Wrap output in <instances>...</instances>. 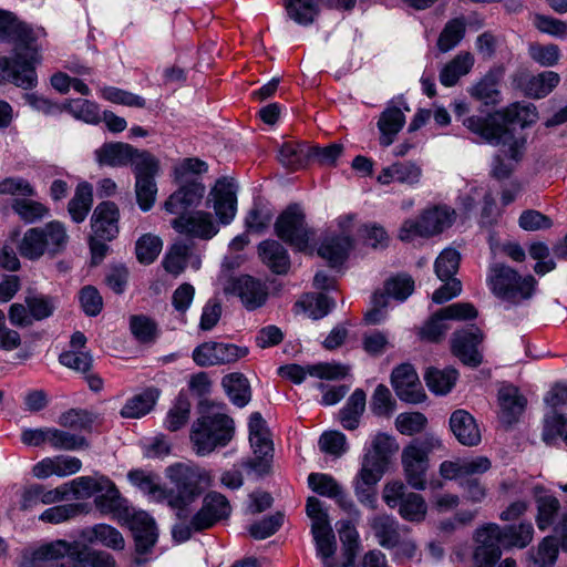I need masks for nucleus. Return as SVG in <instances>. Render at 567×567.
Here are the masks:
<instances>
[{
	"label": "nucleus",
	"instance_id": "9b49d317",
	"mask_svg": "<svg viewBox=\"0 0 567 567\" xmlns=\"http://www.w3.org/2000/svg\"><path fill=\"white\" fill-rule=\"evenodd\" d=\"M337 225L340 234L328 236L318 249V255L331 266L342 264L352 248L351 231L354 225V215L340 216L337 219Z\"/></svg>",
	"mask_w": 567,
	"mask_h": 567
},
{
	"label": "nucleus",
	"instance_id": "b1692460",
	"mask_svg": "<svg viewBox=\"0 0 567 567\" xmlns=\"http://www.w3.org/2000/svg\"><path fill=\"white\" fill-rule=\"evenodd\" d=\"M124 524H127L133 532L138 553H146L156 543L157 532L155 522L147 513L133 511Z\"/></svg>",
	"mask_w": 567,
	"mask_h": 567
},
{
	"label": "nucleus",
	"instance_id": "2eb2a0df",
	"mask_svg": "<svg viewBox=\"0 0 567 567\" xmlns=\"http://www.w3.org/2000/svg\"><path fill=\"white\" fill-rule=\"evenodd\" d=\"M178 215L171 225L181 235L208 240L218 233V225L214 221L210 213L195 210Z\"/></svg>",
	"mask_w": 567,
	"mask_h": 567
},
{
	"label": "nucleus",
	"instance_id": "69168bd1",
	"mask_svg": "<svg viewBox=\"0 0 567 567\" xmlns=\"http://www.w3.org/2000/svg\"><path fill=\"white\" fill-rule=\"evenodd\" d=\"M49 444L56 450L74 451L85 447L86 441L83 436L49 427Z\"/></svg>",
	"mask_w": 567,
	"mask_h": 567
},
{
	"label": "nucleus",
	"instance_id": "f03ea898",
	"mask_svg": "<svg viewBox=\"0 0 567 567\" xmlns=\"http://www.w3.org/2000/svg\"><path fill=\"white\" fill-rule=\"evenodd\" d=\"M537 112L535 105L513 103L497 112L482 115H472L464 120L463 125L473 134L494 145H508L513 159L523 156L525 140L516 137L508 128L509 124H519L522 127L535 123Z\"/></svg>",
	"mask_w": 567,
	"mask_h": 567
},
{
	"label": "nucleus",
	"instance_id": "f704fd0d",
	"mask_svg": "<svg viewBox=\"0 0 567 567\" xmlns=\"http://www.w3.org/2000/svg\"><path fill=\"white\" fill-rule=\"evenodd\" d=\"M405 123V115L395 106L386 107L380 115L378 127L381 133L380 144L384 147L394 142V137L402 130Z\"/></svg>",
	"mask_w": 567,
	"mask_h": 567
},
{
	"label": "nucleus",
	"instance_id": "a18cd8bd",
	"mask_svg": "<svg viewBox=\"0 0 567 567\" xmlns=\"http://www.w3.org/2000/svg\"><path fill=\"white\" fill-rule=\"evenodd\" d=\"M38 228L43 235L42 240L49 255L54 256L65 248L69 236L62 223L53 220Z\"/></svg>",
	"mask_w": 567,
	"mask_h": 567
},
{
	"label": "nucleus",
	"instance_id": "0e129e2a",
	"mask_svg": "<svg viewBox=\"0 0 567 567\" xmlns=\"http://www.w3.org/2000/svg\"><path fill=\"white\" fill-rule=\"evenodd\" d=\"M461 256L458 251L452 248L444 249L435 260L436 276L442 280L454 279L460 266Z\"/></svg>",
	"mask_w": 567,
	"mask_h": 567
},
{
	"label": "nucleus",
	"instance_id": "c756f323",
	"mask_svg": "<svg viewBox=\"0 0 567 567\" xmlns=\"http://www.w3.org/2000/svg\"><path fill=\"white\" fill-rule=\"evenodd\" d=\"M526 399L513 385H505L498 391L499 420L507 425L515 423L526 406Z\"/></svg>",
	"mask_w": 567,
	"mask_h": 567
},
{
	"label": "nucleus",
	"instance_id": "0eeeda50",
	"mask_svg": "<svg viewBox=\"0 0 567 567\" xmlns=\"http://www.w3.org/2000/svg\"><path fill=\"white\" fill-rule=\"evenodd\" d=\"M487 280L493 293L512 305H518L532 298L537 284L533 276L523 277L503 264L491 267Z\"/></svg>",
	"mask_w": 567,
	"mask_h": 567
},
{
	"label": "nucleus",
	"instance_id": "8fccbe9b",
	"mask_svg": "<svg viewBox=\"0 0 567 567\" xmlns=\"http://www.w3.org/2000/svg\"><path fill=\"white\" fill-rule=\"evenodd\" d=\"M103 485L102 476L99 478H93L91 476H80L65 483L69 499L90 498L94 494L101 492Z\"/></svg>",
	"mask_w": 567,
	"mask_h": 567
},
{
	"label": "nucleus",
	"instance_id": "49530a36",
	"mask_svg": "<svg viewBox=\"0 0 567 567\" xmlns=\"http://www.w3.org/2000/svg\"><path fill=\"white\" fill-rule=\"evenodd\" d=\"M93 202L92 187L87 183L79 184L73 198L70 200L68 210L75 223L83 221L91 209Z\"/></svg>",
	"mask_w": 567,
	"mask_h": 567
},
{
	"label": "nucleus",
	"instance_id": "79ce46f5",
	"mask_svg": "<svg viewBox=\"0 0 567 567\" xmlns=\"http://www.w3.org/2000/svg\"><path fill=\"white\" fill-rule=\"evenodd\" d=\"M559 82L560 76L557 72L544 71L528 79L525 92L529 97L544 99L557 87Z\"/></svg>",
	"mask_w": 567,
	"mask_h": 567
},
{
	"label": "nucleus",
	"instance_id": "2f4dec72",
	"mask_svg": "<svg viewBox=\"0 0 567 567\" xmlns=\"http://www.w3.org/2000/svg\"><path fill=\"white\" fill-rule=\"evenodd\" d=\"M261 261L277 275H285L290 268V258L286 248L274 239L264 240L258 246Z\"/></svg>",
	"mask_w": 567,
	"mask_h": 567
},
{
	"label": "nucleus",
	"instance_id": "4be33fe9",
	"mask_svg": "<svg viewBox=\"0 0 567 567\" xmlns=\"http://www.w3.org/2000/svg\"><path fill=\"white\" fill-rule=\"evenodd\" d=\"M348 367L338 363H318L306 368L298 364H287L278 370L282 378L295 383H301L307 374L327 380L341 379L348 374Z\"/></svg>",
	"mask_w": 567,
	"mask_h": 567
},
{
	"label": "nucleus",
	"instance_id": "bb28decb",
	"mask_svg": "<svg viewBox=\"0 0 567 567\" xmlns=\"http://www.w3.org/2000/svg\"><path fill=\"white\" fill-rule=\"evenodd\" d=\"M422 168L414 162H395L390 166L382 168L377 181L382 185L391 183H401L414 186L420 183Z\"/></svg>",
	"mask_w": 567,
	"mask_h": 567
},
{
	"label": "nucleus",
	"instance_id": "e2e57ef3",
	"mask_svg": "<svg viewBox=\"0 0 567 567\" xmlns=\"http://www.w3.org/2000/svg\"><path fill=\"white\" fill-rule=\"evenodd\" d=\"M471 94L486 105L496 104L499 95L497 76L488 73L473 86Z\"/></svg>",
	"mask_w": 567,
	"mask_h": 567
},
{
	"label": "nucleus",
	"instance_id": "aec40b11",
	"mask_svg": "<svg viewBox=\"0 0 567 567\" xmlns=\"http://www.w3.org/2000/svg\"><path fill=\"white\" fill-rule=\"evenodd\" d=\"M391 384L402 401L420 403L425 398L417 373L409 363H403L392 371Z\"/></svg>",
	"mask_w": 567,
	"mask_h": 567
},
{
	"label": "nucleus",
	"instance_id": "20e7f679",
	"mask_svg": "<svg viewBox=\"0 0 567 567\" xmlns=\"http://www.w3.org/2000/svg\"><path fill=\"white\" fill-rule=\"evenodd\" d=\"M166 477L174 485L167 489V505L182 514L192 505L205 489L213 485L214 475L194 463H175L165 471Z\"/></svg>",
	"mask_w": 567,
	"mask_h": 567
},
{
	"label": "nucleus",
	"instance_id": "bf43d9fd",
	"mask_svg": "<svg viewBox=\"0 0 567 567\" xmlns=\"http://www.w3.org/2000/svg\"><path fill=\"white\" fill-rule=\"evenodd\" d=\"M189 415L190 402L185 396H178L168 410L164 425L171 432L178 431L188 422Z\"/></svg>",
	"mask_w": 567,
	"mask_h": 567
},
{
	"label": "nucleus",
	"instance_id": "412c9836",
	"mask_svg": "<svg viewBox=\"0 0 567 567\" xmlns=\"http://www.w3.org/2000/svg\"><path fill=\"white\" fill-rule=\"evenodd\" d=\"M101 494L94 499L96 508L104 515H112L118 522H125L133 513L127 501L121 496L115 484L107 477L102 476Z\"/></svg>",
	"mask_w": 567,
	"mask_h": 567
},
{
	"label": "nucleus",
	"instance_id": "cd10ccee",
	"mask_svg": "<svg viewBox=\"0 0 567 567\" xmlns=\"http://www.w3.org/2000/svg\"><path fill=\"white\" fill-rule=\"evenodd\" d=\"M118 209L114 203L99 204L92 216V230L102 239H113L118 233Z\"/></svg>",
	"mask_w": 567,
	"mask_h": 567
},
{
	"label": "nucleus",
	"instance_id": "39448f33",
	"mask_svg": "<svg viewBox=\"0 0 567 567\" xmlns=\"http://www.w3.org/2000/svg\"><path fill=\"white\" fill-rule=\"evenodd\" d=\"M234 421L225 413H207L198 417L190 429V443L195 453L206 456L217 447L226 446L234 436Z\"/></svg>",
	"mask_w": 567,
	"mask_h": 567
},
{
	"label": "nucleus",
	"instance_id": "c9c22d12",
	"mask_svg": "<svg viewBox=\"0 0 567 567\" xmlns=\"http://www.w3.org/2000/svg\"><path fill=\"white\" fill-rule=\"evenodd\" d=\"M221 385L233 404L238 408L247 405L251 399V389L248 379L239 372L225 375Z\"/></svg>",
	"mask_w": 567,
	"mask_h": 567
},
{
	"label": "nucleus",
	"instance_id": "58836bf2",
	"mask_svg": "<svg viewBox=\"0 0 567 567\" xmlns=\"http://www.w3.org/2000/svg\"><path fill=\"white\" fill-rule=\"evenodd\" d=\"M474 64V56L470 52H461L450 61L440 73V81L444 86H453L461 76L467 74Z\"/></svg>",
	"mask_w": 567,
	"mask_h": 567
},
{
	"label": "nucleus",
	"instance_id": "72a5a7b5",
	"mask_svg": "<svg viewBox=\"0 0 567 567\" xmlns=\"http://www.w3.org/2000/svg\"><path fill=\"white\" fill-rule=\"evenodd\" d=\"M134 150L126 143H105L95 151V157L101 166L121 167L130 164Z\"/></svg>",
	"mask_w": 567,
	"mask_h": 567
},
{
	"label": "nucleus",
	"instance_id": "ddd939ff",
	"mask_svg": "<svg viewBox=\"0 0 567 567\" xmlns=\"http://www.w3.org/2000/svg\"><path fill=\"white\" fill-rule=\"evenodd\" d=\"M247 354V348L233 343L208 341L196 347L192 357L199 367H213L234 363Z\"/></svg>",
	"mask_w": 567,
	"mask_h": 567
},
{
	"label": "nucleus",
	"instance_id": "603ef678",
	"mask_svg": "<svg viewBox=\"0 0 567 567\" xmlns=\"http://www.w3.org/2000/svg\"><path fill=\"white\" fill-rule=\"evenodd\" d=\"M42 236L37 227L28 229L19 245L21 256L30 260H37L48 254Z\"/></svg>",
	"mask_w": 567,
	"mask_h": 567
},
{
	"label": "nucleus",
	"instance_id": "de8ad7c7",
	"mask_svg": "<svg viewBox=\"0 0 567 567\" xmlns=\"http://www.w3.org/2000/svg\"><path fill=\"white\" fill-rule=\"evenodd\" d=\"M425 382L427 388L435 394H446L454 386L457 379V371L449 368L439 370L430 368L425 373Z\"/></svg>",
	"mask_w": 567,
	"mask_h": 567
},
{
	"label": "nucleus",
	"instance_id": "774afa93",
	"mask_svg": "<svg viewBox=\"0 0 567 567\" xmlns=\"http://www.w3.org/2000/svg\"><path fill=\"white\" fill-rule=\"evenodd\" d=\"M557 437L567 444V416L554 413L545 419L543 440L550 444Z\"/></svg>",
	"mask_w": 567,
	"mask_h": 567
},
{
	"label": "nucleus",
	"instance_id": "09e8293b",
	"mask_svg": "<svg viewBox=\"0 0 567 567\" xmlns=\"http://www.w3.org/2000/svg\"><path fill=\"white\" fill-rule=\"evenodd\" d=\"M193 245L184 241H177L171 246L162 264L164 269L178 276L186 268L187 258L192 250Z\"/></svg>",
	"mask_w": 567,
	"mask_h": 567
},
{
	"label": "nucleus",
	"instance_id": "f3484780",
	"mask_svg": "<svg viewBox=\"0 0 567 567\" xmlns=\"http://www.w3.org/2000/svg\"><path fill=\"white\" fill-rule=\"evenodd\" d=\"M224 291L237 296L247 310L264 306L268 297L267 286L247 275L228 280Z\"/></svg>",
	"mask_w": 567,
	"mask_h": 567
},
{
	"label": "nucleus",
	"instance_id": "423d86ee",
	"mask_svg": "<svg viewBox=\"0 0 567 567\" xmlns=\"http://www.w3.org/2000/svg\"><path fill=\"white\" fill-rule=\"evenodd\" d=\"M456 213L446 205L426 208L415 218L403 221L399 230V239L412 243L417 238H431L442 234L455 221Z\"/></svg>",
	"mask_w": 567,
	"mask_h": 567
},
{
	"label": "nucleus",
	"instance_id": "6e6d98bb",
	"mask_svg": "<svg viewBox=\"0 0 567 567\" xmlns=\"http://www.w3.org/2000/svg\"><path fill=\"white\" fill-rule=\"evenodd\" d=\"M81 509L82 505L76 503L51 506L40 514L39 520L52 525L66 523L80 515Z\"/></svg>",
	"mask_w": 567,
	"mask_h": 567
},
{
	"label": "nucleus",
	"instance_id": "473e14b6",
	"mask_svg": "<svg viewBox=\"0 0 567 567\" xmlns=\"http://www.w3.org/2000/svg\"><path fill=\"white\" fill-rule=\"evenodd\" d=\"M379 544L385 548H394L400 543V536L409 532L389 515H378L370 522Z\"/></svg>",
	"mask_w": 567,
	"mask_h": 567
},
{
	"label": "nucleus",
	"instance_id": "c85d7f7f",
	"mask_svg": "<svg viewBox=\"0 0 567 567\" xmlns=\"http://www.w3.org/2000/svg\"><path fill=\"white\" fill-rule=\"evenodd\" d=\"M205 186L199 182H190L174 192L164 203L169 214H182L184 210L200 203Z\"/></svg>",
	"mask_w": 567,
	"mask_h": 567
},
{
	"label": "nucleus",
	"instance_id": "9d476101",
	"mask_svg": "<svg viewBox=\"0 0 567 567\" xmlns=\"http://www.w3.org/2000/svg\"><path fill=\"white\" fill-rule=\"evenodd\" d=\"M414 290V281L409 276H398L385 281L382 291H375L372 297V309L365 313V321L371 324L380 323L384 319L383 309L389 298L405 300Z\"/></svg>",
	"mask_w": 567,
	"mask_h": 567
},
{
	"label": "nucleus",
	"instance_id": "5fc2aeb1",
	"mask_svg": "<svg viewBox=\"0 0 567 567\" xmlns=\"http://www.w3.org/2000/svg\"><path fill=\"white\" fill-rule=\"evenodd\" d=\"M465 34V21L462 18L450 20L437 40V48L441 52H447L455 48Z\"/></svg>",
	"mask_w": 567,
	"mask_h": 567
},
{
	"label": "nucleus",
	"instance_id": "f257e3e1",
	"mask_svg": "<svg viewBox=\"0 0 567 567\" xmlns=\"http://www.w3.org/2000/svg\"><path fill=\"white\" fill-rule=\"evenodd\" d=\"M45 35L43 29H34L10 13L2 25L0 42L11 45L12 55H0V80L25 90L35 86V66L42 61Z\"/></svg>",
	"mask_w": 567,
	"mask_h": 567
},
{
	"label": "nucleus",
	"instance_id": "f8f14e48",
	"mask_svg": "<svg viewBox=\"0 0 567 567\" xmlns=\"http://www.w3.org/2000/svg\"><path fill=\"white\" fill-rule=\"evenodd\" d=\"M475 565L477 567H493L502 555L501 547H504L502 527L495 523L482 526L475 533Z\"/></svg>",
	"mask_w": 567,
	"mask_h": 567
},
{
	"label": "nucleus",
	"instance_id": "4468645a",
	"mask_svg": "<svg viewBox=\"0 0 567 567\" xmlns=\"http://www.w3.org/2000/svg\"><path fill=\"white\" fill-rule=\"evenodd\" d=\"M231 506L225 495L212 491L207 493L198 512L192 516V526L195 532H203L214 527L230 516Z\"/></svg>",
	"mask_w": 567,
	"mask_h": 567
},
{
	"label": "nucleus",
	"instance_id": "e433bc0d",
	"mask_svg": "<svg viewBox=\"0 0 567 567\" xmlns=\"http://www.w3.org/2000/svg\"><path fill=\"white\" fill-rule=\"evenodd\" d=\"M158 396V390L148 388L128 399L121 409L120 414L126 419H140L151 412Z\"/></svg>",
	"mask_w": 567,
	"mask_h": 567
},
{
	"label": "nucleus",
	"instance_id": "6e6552de",
	"mask_svg": "<svg viewBox=\"0 0 567 567\" xmlns=\"http://www.w3.org/2000/svg\"><path fill=\"white\" fill-rule=\"evenodd\" d=\"M442 447V441L434 434L413 440L402 451V465L408 484L415 489L426 486L429 455Z\"/></svg>",
	"mask_w": 567,
	"mask_h": 567
},
{
	"label": "nucleus",
	"instance_id": "393cba45",
	"mask_svg": "<svg viewBox=\"0 0 567 567\" xmlns=\"http://www.w3.org/2000/svg\"><path fill=\"white\" fill-rule=\"evenodd\" d=\"M450 429L455 439L464 446H476L482 441L476 420L465 410H456L451 414Z\"/></svg>",
	"mask_w": 567,
	"mask_h": 567
},
{
	"label": "nucleus",
	"instance_id": "4c0bfd02",
	"mask_svg": "<svg viewBox=\"0 0 567 567\" xmlns=\"http://www.w3.org/2000/svg\"><path fill=\"white\" fill-rule=\"evenodd\" d=\"M83 537L90 543H99L113 550H122L125 540L122 534L107 524H96L83 532Z\"/></svg>",
	"mask_w": 567,
	"mask_h": 567
},
{
	"label": "nucleus",
	"instance_id": "a19ab883",
	"mask_svg": "<svg viewBox=\"0 0 567 567\" xmlns=\"http://www.w3.org/2000/svg\"><path fill=\"white\" fill-rule=\"evenodd\" d=\"M128 478L132 484L146 494L151 501L167 504V488L158 484L153 475L136 470L128 473Z\"/></svg>",
	"mask_w": 567,
	"mask_h": 567
},
{
	"label": "nucleus",
	"instance_id": "5701e85b",
	"mask_svg": "<svg viewBox=\"0 0 567 567\" xmlns=\"http://www.w3.org/2000/svg\"><path fill=\"white\" fill-rule=\"evenodd\" d=\"M82 467V462L75 456L58 455L45 457L33 465L32 474L34 477L44 480L50 476L64 477L78 473Z\"/></svg>",
	"mask_w": 567,
	"mask_h": 567
},
{
	"label": "nucleus",
	"instance_id": "37998d69",
	"mask_svg": "<svg viewBox=\"0 0 567 567\" xmlns=\"http://www.w3.org/2000/svg\"><path fill=\"white\" fill-rule=\"evenodd\" d=\"M316 542L317 554L321 558L323 567H336L333 556L337 545L331 526L311 529Z\"/></svg>",
	"mask_w": 567,
	"mask_h": 567
},
{
	"label": "nucleus",
	"instance_id": "c03bdc74",
	"mask_svg": "<svg viewBox=\"0 0 567 567\" xmlns=\"http://www.w3.org/2000/svg\"><path fill=\"white\" fill-rule=\"evenodd\" d=\"M334 307V301L326 295H307L300 299L295 308L297 312H303L308 318L320 319Z\"/></svg>",
	"mask_w": 567,
	"mask_h": 567
},
{
	"label": "nucleus",
	"instance_id": "6ab92c4d",
	"mask_svg": "<svg viewBox=\"0 0 567 567\" xmlns=\"http://www.w3.org/2000/svg\"><path fill=\"white\" fill-rule=\"evenodd\" d=\"M483 338L482 331L476 326L471 324L454 333L452 351L463 363L477 367L482 362L478 346Z\"/></svg>",
	"mask_w": 567,
	"mask_h": 567
},
{
	"label": "nucleus",
	"instance_id": "680f3d73",
	"mask_svg": "<svg viewBox=\"0 0 567 567\" xmlns=\"http://www.w3.org/2000/svg\"><path fill=\"white\" fill-rule=\"evenodd\" d=\"M504 547H526L533 539L534 528L530 523L502 528Z\"/></svg>",
	"mask_w": 567,
	"mask_h": 567
},
{
	"label": "nucleus",
	"instance_id": "052dcab7",
	"mask_svg": "<svg viewBox=\"0 0 567 567\" xmlns=\"http://www.w3.org/2000/svg\"><path fill=\"white\" fill-rule=\"evenodd\" d=\"M288 16L300 24H309L317 14L316 0H286Z\"/></svg>",
	"mask_w": 567,
	"mask_h": 567
},
{
	"label": "nucleus",
	"instance_id": "7c9ffc66",
	"mask_svg": "<svg viewBox=\"0 0 567 567\" xmlns=\"http://www.w3.org/2000/svg\"><path fill=\"white\" fill-rule=\"evenodd\" d=\"M312 158V146L302 141L289 140L281 144L279 162L290 171H298L308 165Z\"/></svg>",
	"mask_w": 567,
	"mask_h": 567
},
{
	"label": "nucleus",
	"instance_id": "4d7b16f0",
	"mask_svg": "<svg viewBox=\"0 0 567 567\" xmlns=\"http://www.w3.org/2000/svg\"><path fill=\"white\" fill-rule=\"evenodd\" d=\"M528 55L539 65L549 68L555 66L559 62L561 52L557 44L533 42L528 45Z\"/></svg>",
	"mask_w": 567,
	"mask_h": 567
},
{
	"label": "nucleus",
	"instance_id": "ea45409f",
	"mask_svg": "<svg viewBox=\"0 0 567 567\" xmlns=\"http://www.w3.org/2000/svg\"><path fill=\"white\" fill-rule=\"evenodd\" d=\"M365 409V393L357 389L340 411V422L346 430H355Z\"/></svg>",
	"mask_w": 567,
	"mask_h": 567
},
{
	"label": "nucleus",
	"instance_id": "1a4fd4ad",
	"mask_svg": "<svg viewBox=\"0 0 567 567\" xmlns=\"http://www.w3.org/2000/svg\"><path fill=\"white\" fill-rule=\"evenodd\" d=\"M276 235L298 251H307L315 231L308 227L303 210L298 205L288 206L275 223Z\"/></svg>",
	"mask_w": 567,
	"mask_h": 567
},
{
	"label": "nucleus",
	"instance_id": "338daca9",
	"mask_svg": "<svg viewBox=\"0 0 567 567\" xmlns=\"http://www.w3.org/2000/svg\"><path fill=\"white\" fill-rule=\"evenodd\" d=\"M64 107L74 117L82 120L86 123H97L100 121L99 106L92 101L84 99H74L70 100L64 105Z\"/></svg>",
	"mask_w": 567,
	"mask_h": 567
},
{
	"label": "nucleus",
	"instance_id": "a211bd4d",
	"mask_svg": "<svg viewBox=\"0 0 567 567\" xmlns=\"http://www.w3.org/2000/svg\"><path fill=\"white\" fill-rule=\"evenodd\" d=\"M208 203L213 204L216 216L221 224H229L237 212L236 186L231 178L217 179L208 195Z\"/></svg>",
	"mask_w": 567,
	"mask_h": 567
},
{
	"label": "nucleus",
	"instance_id": "dca6fc26",
	"mask_svg": "<svg viewBox=\"0 0 567 567\" xmlns=\"http://www.w3.org/2000/svg\"><path fill=\"white\" fill-rule=\"evenodd\" d=\"M75 547L64 539H55L22 551L20 567H53L54 561L64 558Z\"/></svg>",
	"mask_w": 567,
	"mask_h": 567
},
{
	"label": "nucleus",
	"instance_id": "3c124183",
	"mask_svg": "<svg viewBox=\"0 0 567 567\" xmlns=\"http://www.w3.org/2000/svg\"><path fill=\"white\" fill-rule=\"evenodd\" d=\"M135 179L137 178H155L159 171L158 159L147 151L134 150V156L130 162Z\"/></svg>",
	"mask_w": 567,
	"mask_h": 567
},
{
	"label": "nucleus",
	"instance_id": "7ed1b4c3",
	"mask_svg": "<svg viewBox=\"0 0 567 567\" xmlns=\"http://www.w3.org/2000/svg\"><path fill=\"white\" fill-rule=\"evenodd\" d=\"M398 451L399 444L389 434L378 433L371 439L362 456L360 470L353 480L354 494L363 506L370 509L377 508V485Z\"/></svg>",
	"mask_w": 567,
	"mask_h": 567
},
{
	"label": "nucleus",
	"instance_id": "13d9d810",
	"mask_svg": "<svg viewBox=\"0 0 567 567\" xmlns=\"http://www.w3.org/2000/svg\"><path fill=\"white\" fill-rule=\"evenodd\" d=\"M399 514L409 522H422L426 515V504L423 497L415 493H409L399 506Z\"/></svg>",
	"mask_w": 567,
	"mask_h": 567
},
{
	"label": "nucleus",
	"instance_id": "864d4df0",
	"mask_svg": "<svg viewBox=\"0 0 567 567\" xmlns=\"http://www.w3.org/2000/svg\"><path fill=\"white\" fill-rule=\"evenodd\" d=\"M536 504V524L540 530H545L554 524L560 508V503L555 496L545 494L537 497Z\"/></svg>",
	"mask_w": 567,
	"mask_h": 567
},
{
	"label": "nucleus",
	"instance_id": "a878e982",
	"mask_svg": "<svg viewBox=\"0 0 567 567\" xmlns=\"http://www.w3.org/2000/svg\"><path fill=\"white\" fill-rule=\"evenodd\" d=\"M249 441L256 458L267 462L272 456L274 445L261 414L255 412L249 417Z\"/></svg>",
	"mask_w": 567,
	"mask_h": 567
}]
</instances>
